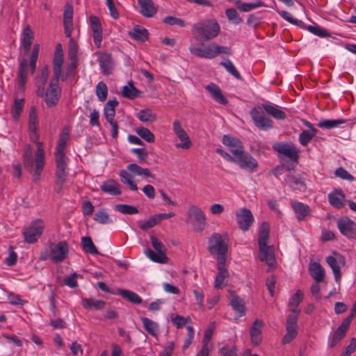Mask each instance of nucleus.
I'll use <instances>...</instances> for the list:
<instances>
[{
  "label": "nucleus",
  "mask_w": 356,
  "mask_h": 356,
  "mask_svg": "<svg viewBox=\"0 0 356 356\" xmlns=\"http://www.w3.org/2000/svg\"><path fill=\"white\" fill-rule=\"evenodd\" d=\"M148 31L143 26H135L131 31L129 32V35L135 40L145 42L148 39Z\"/></svg>",
  "instance_id": "nucleus-31"
},
{
  "label": "nucleus",
  "mask_w": 356,
  "mask_h": 356,
  "mask_svg": "<svg viewBox=\"0 0 356 356\" xmlns=\"http://www.w3.org/2000/svg\"><path fill=\"white\" fill-rule=\"evenodd\" d=\"M69 138V132L67 128L63 129L58 139V142L56 148L55 155H65L64 149L67 145Z\"/></svg>",
  "instance_id": "nucleus-35"
},
{
  "label": "nucleus",
  "mask_w": 356,
  "mask_h": 356,
  "mask_svg": "<svg viewBox=\"0 0 356 356\" xmlns=\"http://www.w3.org/2000/svg\"><path fill=\"white\" fill-rule=\"evenodd\" d=\"M215 326V323L212 322L204 331V337L202 340L203 346L209 347V343L213 334Z\"/></svg>",
  "instance_id": "nucleus-57"
},
{
  "label": "nucleus",
  "mask_w": 356,
  "mask_h": 356,
  "mask_svg": "<svg viewBox=\"0 0 356 356\" xmlns=\"http://www.w3.org/2000/svg\"><path fill=\"white\" fill-rule=\"evenodd\" d=\"M139 227L141 229L146 231L150 228L154 227L155 225L159 224L158 217L156 215L151 216L148 220L145 221H138Z\"/></svg>",
  "instance_id": "nucleus-49"
},
{
  "label": "nucleus",
  "mask_w": 356,
  "mask_h": 356,
  "mask_svg": "<svg viewBox=\"0 0 356 356\" xmlns=\"http://www.w3.org/2000/svg\"><path fill=\"white\" fill-rule=\"evenodd\" d=\"M188 220L193 225L197 231L202 232L206 225V217L203 211L195 205H192L188 211Z\"/></svg>",
  "instance_id": "nucleus-10"
},
{
  "label": "nucleus",
  "mask_w": 356,
  "mask_h": 356,
  "mask_svg": "<svg viewBox=\"0 0 356 356\" xmlns=\"http://www.w3.org/2000/svg\"><path fill=\"white\" fill-rule=\"evenodd\" d=\"M163 22L170 26H178L179 27H184L186 22L184 19L173 16H168L163 19Z\"/></svg>",
  "instance_id": "nucleus-58"
},
{
  "label": "nucleus",
  "mask_w": 356,
  "mask_h": 356,
  "mask_svg": "<svg viewBox=\"0 0 356 356\" xmlns=\"http://www.w3.org/2000/svg\"><path fill=\"white\" fill-rule=\"evenodd\" d=\"M136 132L140 137L148 143H151L155 141L154 134L147 128L143 127H138L136 129Z\"/></svg>",
  "instance_id": "nucleus-46"
},
{
  "label": "nucleus",
  "mask_w": 356,
  "mask_h": 356,
  "mask_svg": "<svg viewBox=\"0 0 356 356\" xmlns=\"http://www.w3.org/2000/svg\"><path fill=\"white\" fill-rule=\"evenodd\" d=\"M141 321L143 324V327L145 331L150 335L156 337L159 331V325L154 321L147 318L141 317Z\"/></svg>",
  "instance_id": "nucleus-39"
},
{
  "label": "nucleus",
  "mask_w": 356,
  "mask_h": 356,
  "mask_svg": "<svg viewBox=\"0 0 356 356\" xmlns=\"http://www.w3.org/2000/svg\"><path fill=\"white\" fill-rule=\"evenodd\" d=\"M307 29L314 35L322 38L327 37L330 35L327 30L323 29L319 26L309 25L307 27Z\"/></svg>",
  "instance_id": "nucleus-63"
},
{
  "label": "nucleus",
  "mask_w": 356,
  "mask_h": 356,
  "mask_svg": "<svg viewBox=\"0 0 356 356\" xmlns=\"http://www.w3.org/2000/svg\"><path fill=\"white\" fill-rule=\"evenodd\" d=\"M226 261H217V268L218 273L216 277L214 287L221 289L225 278L229 277V271L225 268Z\"/></svg>",
  "instance_id": "nucleus-25"
},
{
  "label": "nucleus",
  "mask_w": 356,
  "mask_h": 356,
  "mask_svg": "<svg viewBox=\"0 0 356 356\" xmlns=\"http://www.w3.org/2000/svg\"><path fill=\"white\" fill-rule=\"evenodd\" d=\"M49 67L47 65L44 66L41 70L40 76H37L35 79V85L37 86V88L41 87L44 88V86L49 78Z\"/></svg>",
  "instance_id": "nucleus-47"
},
{
  "label": "nucleus",
  "mask_w": 356,
  "mask_h": 356,
  "mask_svg": "<svg viewBox=\"0 0 356 356\" xmlns=\"http://www.w3.org/2000/svg\"><path fill=\"white\" fill-rule=\"evenodd\" d=\"M172 128L177 136L181 141V143H177L175 145L176 147L184 149H188L191 148L192 146V142L187 133L181 127V123L179 120H175L173 122Z\"/></svg>",
  "instance_id": "nucleus-12"
},
{
  "label": "nucleus",
  "mask_w": 356,
  "mask_h": 356,
  "mask_svg": "<svg viewBox=\"0 0 356 356\" xmlns=\"http://www.w3.org/2000/svg\"><path fill=\"white\" fill-rule=\"evenodd\" d=\"M117 293L133 304L139 305L143 302L142 298L137 293L131 291L119 289Z\"/></svg>",
  "instance_id": "nucleus-34"
},
{
  "label": "nucleus",
  "mask_w": 356,
  "mask_h": 356,
  "mask_svg": "<svg viewBox=\"0 0 356 356\" xmlns=\"http://www.w3.org/2000/svg\"><path fill=\"white\" fill-rule=\"evenodd\" d=\"M140 91L138 90L133 84V82H129L127 86H124L122 90V94L124 97L130 99L138 97Z\"/></svg>",
  "instance_id": "nucleus-41"
},
{
  "label": "nucleus",
  "mask_w": 356,
  "mask_h": 356,
  "mask_svg": "<svg viewBox=\"0 0 356 356\" xmlns=\"http://www.w3.org/2000/svg\"><path fill=\"white\" fill-rule=\"evenodd\" d=\"M115 210L123 214H136L138 213V209L129 204H117L115 205Z\"/></svg>",
  "instance_id": "nucleus-54"
},
{
  "label": "nucleus",
  "mask_w": 356,
  "mask_h": 356,
  "mask_svg": "<svg viewBox=\"0 0 356 356\" xmlns=\"http://www.w3.org/2000/svg\"><path fill=\"white\" fill-rule=\"evenodd\" d=\"M233 309L240 314V316L245 314V307L243 300L239 297H234L231 301Z\"/></svg>",
  "instance_id": "nucleus-55"
},
{
  "label": "nucleus",
  "mask_w": 356,
  "mask_h": 356,
  "mask_svg": "<svg viewBox=\"0 0 356 356\" xmlns=\"http://www.w3.org/2000/svg\"><path fill=\"white\" fill-rule=\"evenodd\" d=\"M24 99H16L12 108V116L17 120L24 107Z\"/></svg>",
  "instance_id": "nucleus-52"
},
{
  "label": "nucleus",
  "mask_w": 356,
  "mask_h": 356,
  "mask_svg": "<svg viewBox=\"0 0 356 356\" xmlns=\"http://www.w3.org/2000/svg\"><path fill=\"white\" fill-rule=\"evenodd\" d=\"M94 220L100 224H109L112 222L109 215L104 209L97 211L94 215Z\"/></svg>",
  "instance_id": "nucleus-51"
},
{
  "label": "nucleus",
  "mask_w": 356,
  "mask_h": 356,
  "mask_svg": "<svg viewBox=\"0 0 356 356\" xmlns=\"http://www.w3.org/2000/svg\"><path fill=\"white\" fill-rule=\"evenodd\" d=\"M222 142L229 148V152L234 154V157H236L245 151L243 143L238 138L231 135H224Z\"/></svg>",
  "instance_id": "nucleus-15"
},
{
  "label": "nucleus",
  "mask_w": 356,
  "mask_h": 356,
  "mask_svg": "<svg viewBox=\"0 0 356 356\" xmlns=\"http://www.w3.org/2000/svg\"><path fill=\"white\" fill-rule=\"evenodd\" d=\"M28 74V61L26 59H23L19 65L18 70V78L19 87L24 88L26 82V78Z\"/></svg>",
  "instance_id": "nucleus-38"
},
{
  "label": "nucleus",
  "mask_w": 356,
  "mask_h": 356,
  "mask_svg": "<svg viewBox=\"0 0 356 356\" xmlns=\"http://www.w3.org/2000/svg\"><path fill=\"white\" fill-rule=\"evenodd\" d=\"M225 14L227 19L235 24H239L243 22L235 8H232L227 9Z\"/></svg>",
  "instance_id": "nucleus-56"
},
{
  "label": "nucleus",
  "mask_w": 356,
  "mask_h": 356,
  "mask_svg": "<svg viewBox=\"0 0 356 356\" xmlns=\"http://www.w3.org/2000/svg\"><path fill=\"white\" fill-rule=\"evenodd\" d=\"M316 133L317 129L314 127L308 130H304L299 136L300 143L303 146L307 145L312 138L316 136Z\"/></svg>",
  "instance_id": "nucleus-43"
},
{
  "label": "nucleus",
  "mask_w": 356,
  "mask_h": 356,
  "mask_svg": "<svg viewBox=\"0 0 356 356\" xmlns=\"http://www.w3.org/2000/svg\"><path fill=\"white\" fill-rule=\"evenodd\" d=\"M81 305L86 309H102L106 305V302L101 300H96L95 298H82Z\"/></svg>",
  "instance_id": "nucleus-30"
},
{
  "label": "nucleus",
  "mask_w": 356,
  "mask_h": 356,
  "mask_svg": "<svg viewBox=\"0 0 356 356\" xmlns=\"http://www.w3.org/2000/svg\"><path fill=\"white\" fill-rule=\"evenodd\" d=\"M137 118L143 122H154L156 120L157 116L151 109H143L137 113Z\"/></svg>",
  "instance_id": "nucleus-42"
},
{
  "label": "nucleus",
  "mask_w": 356,
  "mask_h": 356,
  "mask_svg": "<svg viewBox=\"0 0 356 356\" xmlns=\"http://www.w3.org/2000/svg\"><path fill=\"white\" fill-rule=\"evenodd\" d=\"M335 175L342 179L353 181L355 177L342 167L337 168L334 172Z\"/></svg>",
  "instance_id": "nucleus-62"
},
{
  "label": "nucleus",
  "mask_w": 356,
  "mask_h": 356,
  "mask_svg": "<svg viewBox=\"0 0 356 356\" xmlns=\"http://www.w3.org/2000/svg\"><path fill=\"white\" fill-rule=\"evenodd\" d=\"M274 149L283 154L294 162H298L299 159L298 150L293 145L286 143H277L273 146Z\"/></svg>",
  "instance_id": "nucleus-17"
},
{
  "label": "nucleus",
  "mask_w": 356,
  "mask_h": 356,
  "mask_svg": "<svg viewBox=\"0 0 356 356\" xmlns=\"http://www.w3.org/2000/svg\"><path fill=\"white\" fill-rule=\"evenodd\" d=\"M191 31L196 40L210 41L219 35L220 26L216 19H205L194 24Z\"/></svg>",
  "instance_id": "nucleus-3"
},
{
  "label": "nucleus",
  "mask_w": 356,
  "mask_h": 356,
  "mask_svg": "<svg viewBox=\"0 0 356 356\" xmlns=\"http://www.w3.org/2000/svg\"><path fill=\"white\" fill-rule=\"evenodd\" d=\"M150 241L152 247L156 252H154L152 250L148 249L145 251L146 255L154 262L166 264L168 261V258L166 256V248L163 243L155 236H151Z\"/></svg>",
  "instance_id": "nucleus-6"
},
{
  "label": "nucleus",
  "mask_w": 356,
  "mask_h": 356,
  "mask_svg": "<svg viewBox=\"0 0 356 356\" xmlns=\"http://www.w3.org/2000/svg\"><path fill=\"white\" fill-rule=\"evenodd\" d=\"M118 102L114 99L106 102L104 108V115L107 122L114 120L115 108L118 106Z\"/></svg>",
  "instance_id": "nucleus-32"
},
{
  "label": "nucleus",
  "mask_w": 356,
  "mask_h": 356,
  "mask_svg": "<svg viewBox=\"0 0 356 356\" xmlns=\"http://www.w3.org/2000/svg\"><path fill=\"white\" fill-rule=\"evenodd\" d=\"M326 261L332 270L336 282H338L341 280V277L339 265L341 264L344 266L346 264V259L344 257L340 254H337V257L329 256L326 258Z\"/></svg>",
  "instance_id": "nucleus-19"
},
{
  "label": "nucleus",
  "mask_w": 356,
  "mask_h": 356,
  "mask_svg": "<svg viewBox=\"0 0 356 356\" xmlns=\"http://www.w3.org/2000/svg\"><path fill=\"white\" fill-rule=\"evenodd\" d=\"M279 14L280 15V16L282 17H283L287 22H289L294 25H296V26H298L300 27H304L305 26L302 21L293 18V17L287 11L282 10V11L280 12Z\"/></svg>",
  "instance_id": "nucleus-59"
},
{
  "label": "nucleus",
  "mask_w": 356,
  "mask_h": 356,
  "mask_svg": "<svg viewBox=\"0 0 356 356\" xmlns=\"http://www.w3.org/2000/svg\"><path fill=\"white\" fill-rule=\"evenodd\" d=\"M300 312V310L292 309L291 313L287 317L286 324V333L282 339L284 344L290 343L296 337L298 334L297 321Z\"/></svg>",
  "instance_id": "nucleus-7"
},
{
  "label": "nucleus",
  "mask_w": 356,
  "mask_h": 356,
  "mask_svg": "<svg viewBox=\"0 0 356 356\" xmlns=\"http://www.w3.org/2000/svg\"><path fill=\"white\" fill-rule=\"evenodd\" d=\"M262 5L261 1H257L254 3H242L238 6L240 10L243 12H249L253 9H255Z\"/></svg>",
  "instance_id": "nucleus-64"
},
{
  "label": "nucleus",
  "mask_w": 356,
  "mask_h": 356,
  "mask_svg": "<svg viewBox=\"0 0 356 356\" xmlns=\"http://www.w3.org/2000/svg\"><path fill=\"white\" fill-rule=\"evenodd\" d=\"M337 227L341 233L349 238H356V223L350 219H339Z\"/></svg>",
  "instance_id": "nucleus-18"
},
{
  "label": "nucleus",
  "mask_w": 356,
  "mask_h": 356,
  "mask_svg": "<svg viewBox=\"0 0 356 356\" xmlns=\"http://www.w3.org/2000/svg\"><path fill=\"white\" fill-rule=\"evenodd\" d=\"M220 65L223 66L227 71L230 73L233 76H234L238 80H242V76L240 73L237 71L235 66L232 63V62L229 59H227L220 63Z\"/></svg>",
  "instance_id": "nucleus-48"
},
{
  "label": "nucleus",
  "mask_w": 356,
  "mask_h": 356,
  "mask_svg": "<svg viewBox=\"0 0 356 356\" xmlns=\"http://www.w3.org/2000/svg\"><path fill=\"white\" fill-rule=\"evenodd\" d=\"M236 217L239 228L244 232L250 229L254 221L251 211L246 208L240 209L236 213Z\"/></svg>",
  "instance_id": "nucleus-11"
},
{
  "label": "nucleus",
  "mask_w": 356,
  "mask_h": 356,
  "mask_svg": "<svg viewBox=\"0 0 356 356\" xmlns=\"http://www.w3.org/2000/svg\"><path fill=\"white\" fill-rule=\"evenodd\" d=\"M263 326V321L256 319L250 328V338L254 346H258L261 341V330Z\"/></svg>",
  "instance_id": "nucleus-21"
},
{
  "label": "nucleus",
  "mask_w": 356,
  "mask_h": 356,
  "mask_svg": "<svg viewBox=\"0 0 356 356\" xmlns=\"http://www.w3.org/2000/svg\"><path fill=\"white\" fill-rule=\"evenodd\" d=\"M69 252L68 244L66 241H60L54 245L50 251V258L54 263L64 261Z\"/></svg>",
  "instance_id": "nucleus-13"
},
{
  "label": "nucleus",
  "mask_w": 356,
  "mask_h": 356,
  "mask_svg": "<svg viewBox=\"0 0 356 356\" xmlns=\"http://www.w3.org/2000/svg\"><path fill=\"white\" fill-rule=\"evenodd\" d=\"M90 22L93 32V40L97 48L101 47L102 40V27L99 19L96 16L90 17Z\"/></svg>",
  "instance_id": "nucleus-20"
},
{
  "label": "nucleus",
  "mask_w": 356,
  "mask_h": 356,
  "mask_svg": "<svg viewBox=\"0 0 356 356\" xmlns=\"http://www.w3.org/2000/svg\"><path fill=\"white\" fill-rule=\"evenodd\" d=\"M343 332L337 329L333 335L330 338L329 346L331 348H334L340 341L345 337Z\"/></svg>",
  "instance_id": "nucleus-61"
},
{
  "label": "nucleus",
  "mask_w": 356,
  "mask_h": 356,
  "mask_svg": "<svg viewBox=\"0 0 356 356\" xmlns=\"http://www.w3.org/2000/svg\"><path fill=\"white\" fill-rule=\"evenodd\" d=\"M309 270L312 277L318 282H322L325 277V271L319 263L314 262L310 264Z\"/></svg>",
  "instance_id": "nucleus-36"
},
{
  "label": "nucleus",
  "mask_w": 356,
  "mask_h": 356,
  "mask_svg": "<svg viewBox=\"0 0 356 356\" xmlns=\"http://www.w3.org/2000/svg\"><path fill=\"white\" fill-rule=\"evenodd\" d=\"M120 181L125 185H127L130 190L134 191H138V186L136 183L133 179V177L126 170H122L120 172Z\"/></svg>",
  "instance_id": "nucleus-37"
},
{
  "label": "nucleus",
  "mask_w": 356,
  "mask_h": 356,
  "mask_svg": "<svg viewBox=\"0 0 356 356\" xmlns=\"http://www.w3.org/2000/svg\"><path fill=\"white\" fill-rule=\"evenodd\" d=\"M44 228L42 220L37 219L33 221L23 232L24 241L29 244L36 242L42 235Z\"/></svg>",
  "instance_id": "nucleus-9"
},
{
  "label": "nucleus",
  "mask_w": 356,
  "mask_h": 356,
  "mask_svg": "<svg viewBox=\"0 0 356 356\" xmlns=\"http://www.w3.org/2000/svg\"><path fill=\"white\" fill-rule=\"evenodd\" d=\"M303 298V293L300 290H298L296 293L291 297L289 302V307H290V311L293 309L295 310H298L296 308L302 302Z\"/></svg>",
  "instance_id": "nucleus-53"
},
{
  "label": "nucleus",
  "mask_w": 356,
  "mask_h": 356,
  "mask_svg": "<svg viewBox=\"0 0 356 356\" xmlns=\"http://www.w3.org/2000/svg\"><path fill=\"white\" fill-rule=\"evenodd\" d=\"M56 171L55 176L67 177V158L65 155H55Z\"/></svg>",
  "instance_id": "nucleus-27"
},
{
  "label": "nucleus",
  "mask_w": 356,
  "mask_h": 356,
  "mask_svg": "<svg viewBox=\"0 0 356 356\" xmlns=\"http://www.w3.org/2000/svg\"><path fill=\"white\" fill-rule=\"evenodd\" d=\"M140 13L145 17H152L157 13V8L152 0H138Z\"/></svg>",
  "instance_id": "nucleus-23"
},
{
  "label": "nucleus",
  "mask_w": 356,
  "mask_h": 356,
  "mask_svg": "<svg viewBox=\"0 0 356 356\" xmlns=\"http://www.w3.org/2000/svg\"><path fill=\"white\" fill-rule=\"evenodd\" d=\"M101 190L111 195H119L122 193L120 184L113 179H108L101 185Z\"/></svg>",
  "instance_id": "nucleus-29"
},
{
  "label": "nucleus",
  "mask_w": 356,
  "mask_h": 356,
  "mask_svg": "<svg viewBox=\"0 0 356 356\" xmlns=\"http://www.w3.org/2000/svg\"><path fill=\"white\" fill-rule=\"evenodd\" d=\"M131 152L136 154L138 159L140 163H143L147 161L148 152L145 148H134L131 149Z\"/></svg>",
  "instance_id": "nucleus-60"
},
{
  "label": "nucleus",
  "mask_w": 356,
  "mask_h": 356,
  "mask_svg": "<svg viewBox=\"0 0 356 356\" xmlns=\"http://www.w3.org/2000/svg\"><path fill=\"white\" fill-rule=\"evenodd\" d=\"M291 205L298 220H304L310 213V208L307 204L298 201H291Z\"/></svg>",
  "instance_id": "nucleus-26"
},
{
  "label": "nucleus",
  "mask_w": 356,
  "mask_h": 356,
  "mask_svg": "<svg viewBox=\"0 0 356 356\" xmlns=\"http://www.w3.org/2000/svg\"><path fill=\"white\" fill-rule=\"evenodd\" d=\"M268 239L269 224L267 222H263L259 230V257L261 261L273 267L275 265L276 260L273 245H268Z\"/></svg>",
  "instance_id": "nucleus-4"
},
{
  "label": "nucleus",
  "mask_w": 356,
  "mask_h": 356,
  "mask_svg": "<svg viewBox=\"0 0 356 356\" xmlns=\"http://www.w3.org/2000/svg\"><path fill=\"white\" fill-rule=\"evenodd\" d=\"M33 40V33L29 25H26L22 33V44L26 51H29Z\"/></svg>",
  "instance_id": "nucleus-33"
},
{
  "label": "nucleus",
  "mask_w": 356,
  "mask_h": 356,
  "mask_svg": "<svg viewBox=\"0 0 356 356\" xmlns=\"http://www.w3.org/2000/svg\"><path fill=\"white\" fill-rule=\"evenodd\" d=\"M30 138L31 141L36 144L37 150L35 153V158L33 159L31 146L29 144H26L24 146L22 156L23 165L28 172L33 174V181L36 183L40 179L44 167V150L43 143L38 141L39 135L37 132L30 133Z\"/></svg>",
  "instance_id": "nucleus-2"
},
{
  "label": "nucleus",
  "mask_w": 356,
  "mask_h": 356,
  "mask_svg": "<svg viewBox=\"0 0 356 356\" xmlns=\"http://www.w3.org/2000/svg\"><path fill=\"white\" fill-rule=\"evenodd\" d=\"M328 201L330 204L336 209H341L344 206L345 195L340 189H335L328 195Z\"/></svg>",
  "instance_id": "nucleus-22"
},
{
  "label": "nucleus",
  "mask_w": 356,
  "mask_h": 356,
  "mask_svg": "<svg viewBox=\"0 0 356 356\" xmlns=\"http://www.w3.org/2000/svg\"><path fill=\"white\" fill-rule=\"evenodd\" d=\"M250 115L254 125L260 130L266 131L273 127V122L266 116L264 111L259 108V105L254 107L250 111Z\"/></svg>",
  "instance_id": "nucleus-8"
},
{
  "label": "nucleus",
  "mask_w": 356,
  "mask_h": 356,
  "mask_svg": "<svg viewBox=\"0 0 356 356\" xmlns=\"http://www.w3.org/2000/svg\"><path fill=\"white\" fill-rule=\"evenodd\" d=\"M63 64V53L61 44L56 45L54 59L53 72L54 77L51 79L47 88H37L36 95L44 98V101L48 108L56 106L61 97V88L59 86V76L60 75V67Z\"/></svg>",
  "instance_id": "nucleus-1"
},
{
  "label": "nucleus",
  "mask_w": 356,
  "mask_h": 356,
  "mask_svg": "<svg viewBox=\"0 0 356 356\" xmlns=\"http://www.w3.org/2000/svg\"><path fill=\"white\" fill-rule=\"evenodd\" d=\"M346 122L345 120L342 119H337V120H327L324 119L321 120L318 123V127L323 129H332L334 127H337L340 124H344Z\"/></svg>",
  "instance_id": "nucleus-45"
},
{
  "label": "nucleus",
  "mask_w": 356,
  "mask_h": 356,
  "mask_svg": "<svg viewBox=\"0 0 356 356\" xmlns=\"http://www.w3.org/2000/svg\"><path fill=\"white\" fill-rule=\"evenodd\" d=\"M81 246L83 250L86 253L96 255L99 254V252L97 250L90 236H83L81 238Z\"/></svg>",
  "instance_id": "nucleus-40"
},
{
  "label": "nucleus",
  "mask_w": 356,
  "mask_h": 356,
  "mask_svg": "<svg viewBox=\"0 0 356 356\" xmlns=\"http://www.w3.org/2000/svg\"><path fill=\"white\" fill-rule=\"evenodd\" d=\"M78 60H70V65L67 67L65 73H62V67H60V75L59 76V80L62 81H66L68 78H70L74 75L75 70L77 67Z\"/></svg>",
  "instance_id": "nucleus-44"
},
{
  "label": "nucleus",
  "mask_w": 356,
  "mask_h": 356,
  "mask_svg": "<svg viewBox=\"0 0 356 356\" xmlns=\"http://www.w3.org/2000/svg\"><path fill=\"white\" fill-rule=\"evenodd\" d=\"M266 113L272 116L276 120H284L286 118L285 113L279 108L278 106L271 104H262L259 105Z\"/></svg>",
  "instance_id": "nucleus-24"
},
{
  "label": "nucleus",
  "mask_w": 356,
  "mask_h": 356,
  "mask_svg": "<svg viewBox=\"0 0 356 356\" xmlns=\"http://www.w3.org/2000/svg\"><path fill=\"white\" fill-rule=\"evenodd\" d=\"M208 250L211 254H217V261H226L228 250L227 235L213 233L209 238Z\"/></svg>",
  "instance_id": "nucleus-5"
},
{
  "label": "nucleus",
  "mask_w": 356,
  "mask_h": 356,
  "mask_svg": "<svg viewBox=\"0 0 356 356\" xmlns=\"http://www.w3.org/2000/svg\"><path fill=\"white\" fill-rule=\"evenodd\" d=\"M234 158V161L232 163H237L243 169L253 172L256 170L258 167V163L256 159L245 151H243L241 154Z\"/></svg>",
  "instance_id": "nucleus-14"
},
{
  "label": "nucleus",
  "mask_w": 356,
  "mask_h": 356,
  "mask_svg": "<svg viewBox=\"0 0 356 356\" xmlns=\"http://www.w3.org/2000/svg\"><path fill=\"white\" fill-rule=\"evenodd\" d=\"M97 61L99 64L100 69L104 75L112 74L114 63L111 54L104 51H97Z\"/></svg>",
  "instance_id": "nucleus-16"
},
{
  "label": "nucleus",
  "mask_w": 356,
  "mask_h": 356,
  "mask_svg": "<svg viewBox=\"0 0 356 356\" xmlns=\"http://www.w3.org/2000/svg\"><path fill=\"white\" fill-rule=\"evenodd\" d=\"M96 95L100 102H104L108 95V88L106 83L100 81L96 86Z\"/></svg>",
  "instance_id": "nucleus-50"
},
{
  "label": "nucleus",
  "mask_w": 356,
  "mask_h": 356,
  "mask_svg": "<svg viewBox=\"0 0 356 356\" xmlns=\"http://www.w3.org/2000/svg\"><path fill=\"white\" fill-rule=\"evenodd\" d=\"M206 89L210 92L211 97L218 103L226 105L228 103L227 98L222 95L220 88L215 83H211Z\"/></svg>",
  "instance_id": "nucleus-28"
}]
</instances>
